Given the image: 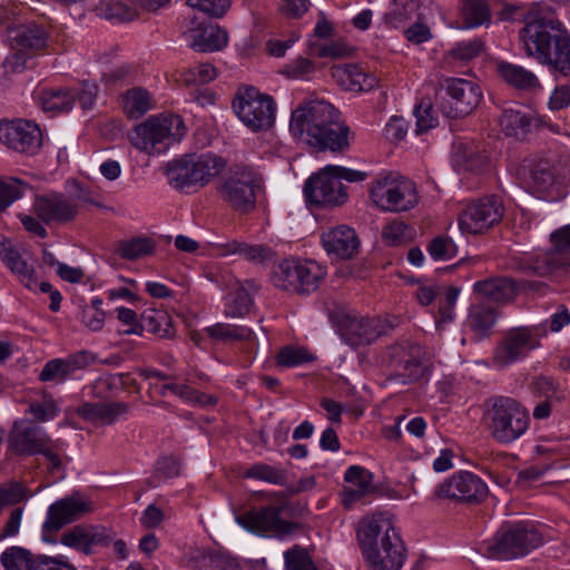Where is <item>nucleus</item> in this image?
I'll return each mask as SVG.
<instances>
[{
    "instance_id": "20e7f679",
    "label": "nucleus",
    "mask_w": 570,
    "mask_h": 570,
    "mask_svg": "<svg viewBox=\"0 0 570 570\" xmlns=\"http://www.w3.org/2000/svg\"><path fill=\"white\" fill-rule=\"evenodd\" d=\"M544 525L532 522L504 524L483 542L485 556L497 560L523 558L544 543Z\"/></svg>"
},
{
    "instance_id": "864d4df0",
    "label": "nucleus",
    "mask_w": 570,
    "mask_h": 570,
    "mask_svg": "<svg viewBox=\"0 0 570 570\" xmlns=\"http://www.w3.org/2000/svg\"><path fill=\"white\" fill-rule=\"evenodd\" d=\"M24 186L26 184L13 177L0 179V213L22 197Z\"/></svg>"
},
{
    "instance_id": "a878e982",
    "label": "nucleus",
    "mask_w": 570,
    "mask_h": 570,
    "mask_svg": "<svg viewBox=\"0 0 570 570\" xmlns=\"http://www.w3.org/2000/svg\"><path fill=\"white\" fill-rule=\"evenodd\" d=\"M321 243L327 255L340 259H351L360 248L356 232L347 225L327 228L321 235Z\"/></svg>"
},
{
    "instance_id": "5fc2aeb1",
    "label": "nucleus",
    "mask_w": 570,
    "mask_h": 570,
    "mask_svg": "<svg viewBox=\"0 0 570 570\" xmlns=\"http://www.w3.org/2000/svg\"><path fill=\"white\" fill-rule=\"evenodd\" d=\"M1 563L6 570H30L31 562L27 550L12 547L1 554Z\"/></svg>"
},
{
    "instance_id": "bf43d9fd",
    "label": "nucleus",
    "mask_w": 570,
    "mask_h": 570,
    "mask_svg": "<svg viewBox=\"0 0 570 570\" xmlns=\"http://www.w3.org/2000/svg\"><path fill=\"white\" fill-rule=\"evenodd\" d=\"M244 476L258 479L273 484H286L285 473L273 465H252L244 472Z\"/></svg>"
},
{
    "instance_id": "69168bd1",
    "label": "nucleus",
    "mask_w": 570,
    "mask_h": 570,
    "mask_svg": "<svg viewBox=\"0 0 570 570\" xmlns=\"http://www.w3.org/2000/svg\"><path fill=\"white\" fill-rule=\"evenodd\" d=\"M460 294V289L451 286L446 288L444 293V298L440 303V318L442 322H452L454 320V306L456 304L458 297Z\"/></svg>"
},
{
    "instance_id": "37998d69",
    "label": "nucleus",
    "mask_w": 570,
    "mask_h": 570,
    "mask_svg": "<svg viewBox=\"0 0 570 570\" xmlns=\"http://www.w3.org/2000/svg\"><path fill=\"white\" fill-rule=\"evenodd\" d=\"M26 412L37 422H48L59 415L60 405L49 392L40 390L37 397L29 402Z\"/></svg>"
},
{
    "instance_id": "c756f323",
    "label": "nucleus",
    "mask_w": 570,
    "mask_h": 570,
    "mask_svg": "<svg viewBox=\"0 0 570 570\" xmlns=\"http://www.w3.org/2000/svg\"><path fill=\"white\" fill-rule=\"evenodd\" d=\"M230 293L226 296L224 315L227 317H243L249 313L253 304L252 291L255 285L253 282L246 281L245 283L234 279L229 283Z\"/></svg>"
},
{
    "instance_id": "13d9d810",
    "label": "nucleus",
    "mask_w": 570,
    "mask_h": 570,
    "mask_svg": "<svg viewBox=\"0 0 570 570\" xmlns=\"http://www.w3.org/2000/svg\"><path fill=\"white\" fill-rule=\"evenodd\" d=\"M216 78V69L210 63H199L181 73V80L186 85H204Z\"/></svg>"
},
{
    "instance_id": "4be33fe9",
    "label": "nucleus",
    "mask_w": 570,
    "mask_h": 570,
    "mask_svg": "<svg viewBox=\"0 0 570 570\" xmlns=\"http://www.w3.org/2000/svg\"><path fill=\"white\" fill-rule=\"evenodd\" d=\"M445 94L449 97L448 105H443L444 115L449 118H459L470 115L480 104L482 91L478 83L461 79H446Z\"/></svg>"
},
{
    "instance_id": "5701e85b",
    "label": "nucleus",
    "mask_w": 570,
    "mask_h": 570,
    "mask_svg": "<svg viewBox=\"0 0 570 570\" xmlns=\"http://www.w3.org/2000/svg\"><path fill=\"white\" fill-rule=\"evenodd\" d=\"M92 511V502L83 494L73 492L53 502L47 512L43 530L58 531Z\"/></svg>"
},
{
    "instance_id": "f8f14e48",
    "label": "nucleus",
    "mask_w": 570,
    "mask_h": 570,
    "mask_svg": "<svg viewBox=\"0 0 570 570\" xmlns=\"http://www.w3.org/2000/svg\"><path fill=\"white\" fill-rule=\"evenodd\" d=\"M325 275L315 261L286 258L274 269L272 282L277 288L304 295L315 292Z\"/></svg>"
},
{
    "instance_id": "f3484780",
    "label": "nucleus",
    "mask_w": 570,
    "mask_h": 570,
    "mask_svg": "<svg viewBox=\"0 0 570 570\" xmlns=\"http://www.w3.org/2000/svg\"><path fill=\"white\" fill-rule=\"evenodd\" d=\"M306 202L318 206H340L347 200V193L342 181L326 166L313 174L304 185Z\"/></svg>"
},
{
    "instance_id": "2f4dec72",
    "label": "nucleus",
    "mask_w": 570,
    "mask_h": 570,
    "mask_svg": "<svg viewBox=\"0 0 570 570\" xmlns=\"http://www.w3.org/2000/svg\"><path fill=\"white\" fill-rule=\"evenodd\" d=\"M495 67L499 77L518 90L531 91L541 87L538 77L522 66L500 60L497 61Z\"/></svg>"
},
{
    "instance_id": "0e129e2a",
    "label": "nucleus",
    "mask_w": 570,
    "mask_h": 570,
    "mask_svg": "<svg viewBox=\"0 0 570 570\" xmlns=\"http://www.w3.org/2000/svg\"><path fill=\"white\" fill-rule=\"evenodd\" d=\"M30 570H77L68 558L59 554L57 557L39 556L31 564Z\"/></svg>"
},
{
    "instance_id": "4d7b16f0",
    "label": "nucleus",
    "mask_w": 570,
    "mask_h": 570,
    "mask_svg": "<svg viewBox=\"0 0 570 570\" xmlns=\"http://www.w3.org/2000/svg\"><path fill=\"white\" fill-rule=\"evenodd\" d=\"M276 360L278 365L293 367L313 361V356L304 347L286 346L278 352Z\"/></svg>"
},
{
    "instance_id": "6e6d98bb",
    "label": "nucleus",
    "mask_w": 570,
    "mask_h": 570,
    "mask_svg": "<svg viewBox=\"0 0 570 570\" xmlns=\"http://www.w3.org/2000/svg\"><path fill=\"white\" fill-rule=\"evenodd\" d=\"M428 252L434 261H449L456 256V245L445 236H436L428 245Z\"/></svg>"
},
{
    "instance_id": "dca6fc26",
    "label": "nucleus",
    "mask_w": 570,
    "mask_h": 570,
    "mask_svg": "<svg viewBox=\"0 0 570 570\" xmlns=\"http://www.w3.org/2000/svg\"><path fill=\"white\" fill-rule=\"evenodd\" d=\"M504 214L502 200L497 196L470 203L459 215V227L465 234H483L499 224Z\"/></svg>"
},
{
    "instance_id": "338daca9",
    "label": "nucleus",
    "mask_w": 570,
    "mask_h": 570,
    "mask_svg": "<svg viewBox=\"0 0 570 570\" xmlns=\"http://www.w3.org/2000/svg\"><path fill=\"white\" fill-rule=\"evenodd\" d=\"M483 50V43L478 40H470V41H462L459 42L453 49H452V56L460 60H471L475 57H478Z\"/></svg>"
},
{
    "instance_id": "0eeeda50",
    "label": "nucleus",
    "mask_w": 570,
    "mask_h": 570,
    "mask_svg": "<svg viewBox=\"0 0 570 570\" xmlns=\"http://www.w3.org/2000/svg\"><path fill=\"white\" fill-rule=\"evenodd\" d=\"M262 189V175L253 166L245 164L232 165L217 185L220 199L240 215L255 210L257 195Z\"/></svg>"
},
{
    "instance_id": "49530a36",
    "label": "nucleus",
    "mask_w": 570,
    "mask_h": 570,
    "mask_svg": "<svg viewBox=\"0 0 570 570\" xmlns=\"http://www.w3.org/2000/svg\"><path fill=\"white\" fill-rule=\"evenodd\" d=\"M98 17L118 22L132 21L138 17L137 7L118 0H101L95 8Z\"/></svg>"
},
{
    "instance_id": "9b49d317",
    "label": "nucleus",
    "mask_w": 570,
    "mask_h": 570,
    "mask_svg": "<svg viewBox=\"0 0 570 570\" xmlns=\"http://www.w3.org/2000/svg\"><path fill=\"white\" fill-rule=\"evenodd\" d=\"M233 109L239 120L253 132L266 131L275 122L276 102L274 98L252 86L238 88L233 101Z\"/></svg>"
},
{
    "instance_id": "6e6552de",
    "label": "nucleus",
    "mask_w": 570,
    "mask_h": 570,
    "mask_svg": "<svg viewBox=\"0 0 570 570\" xmlns=\"http://www.w3.org/2000/svg\"><path fill=\"white\" fill-rule=\"evenodd\" d=\"M226 165V160L214 153L189 154L168 161L164 173L173 188L184 190L208 185Z\"/></svg>"
},
{
    "instance_id": "7c9ffc66",
    "label": "nucleus",
    "mask_w": 570,
    "mask_h": 570,
    "mask_svg": "<svg viewBox=\"0 0 570 570\" xmlns=\"http://www.w3.org/2000/svg\"><path fill=\"white\" fill-rule=\"evenodd\" d=\"M189 47L198 52H213L227 46V32L217 24L200 26L190 31Z\"/></svg>"
},
{
    "instance_id": "9d476101",
    "label": "nucleus",
    "mask_w": 570,
    "mask_h": 570,
    "mask_svg": "<svg viewBox=\"0 0 570 570\" xmlns=\"http://www.w3.org/2000/svg\"><path fill=\"white\" fill-rule=\"evenodd\" d=\"M424 356L423 347L414 342L403 341L389 346L381 360L387 372L386 381L402 385L417 382L425 372Z\"/></svg>"
},
{
    "instance_id": "473e14b6",
    "label": "nucleus",
    "mask_w": 570,
    "mask_h": 570,
    "mask_svg": "<svg viewBox=\"0 0 570 570\" xmlns=\"http://www.w3.org/2000/svg\"><path fill=\"white\" fill-rule=\"evenodd\" d=\"M2 262L18 277L20 283L30 291H36L38 279L35 266L13 247H4L1 252Z\"/></svg>"
},
{
    "instance_id": "052dcab7",
    "label": "nucleus",
    "mask_w": 570,
    "mask_h": 570,
    "mask_svg": "<svg viewBox=\"0 0 570 570\" xmlns=\"http://www.w3.org/2000/svg\"><path fill=\"white\" fill-rule=\"evenodd\" d=\"M69 376H71V374L67 367L65 360L53 358L45 364L42 371L39 374V380L41 382H63Z\"/></svg>"
},
{
    "instance_id": "79ce46f5",
    "label": "nucleus",
    "mask_w": 570,
    "mask_h": 570,
    "mask_svg": "<svg viewBox=\"0 0 570 570\" xmlns=\"http://www.w3.org/2000/svg\"><path fill=\"white\" fill-rule=\"evenodd\" d=\"M37 101L45 111H69L75 105V95L62 88H43L37 92Z\"/></svg>"
},
{
    "instance_id": "f704fd0d",
    "label": "nucleus",
    "mask_w": 570,
    "mask_h": 570,
    "mask_svg": "<svg viewBox=\"0 0 570 570\" xmlns=\"http://www.w3.org/2000/svg\"><path fill=\"white\" fill-rule=\"evenodd\" d=\"M11 47L18 51L39 50L47 43V32L36 23L21 24L9 31Z\"/></svg>"
},
{
    "instance_id": "de8ad7c7",
    "label": "nucleus",
    "mask_w": 570,
    "mask_h": 570,
    "mask_svg": "<svg viewBox=\"0 0 570 570\" xmlns=\"http://www.w3.org/2000/svg\"><path fill=\"white\" fill-rule=\"evenodd\" d=\"M206 334L215 342L252 341L254 332L243 325L216 323L205 328Z\"/></svg>"
},
{
    "instance_id": "e433bc0d",
    "label": "nucleus",
    "mask_w": 570,
    "mask_h": 570,
    "mask_svg": "<svg viewBox=\"0 0 570 570\" xmlns=\"http://www.w3.org/2000/svg\"><path fill=\"white\" fill-rule=\"evenodd\" d=\"M473 289L480 296L498 303H507L517 294L515 283L508 277H491L474 283Z\"/></svg>"
},
{
    "instance_id": "39448f33",
    "label": "nucleus",
    "mask_w": 570,
    "mask_h": 570,
    "mask_svg": "<svg viewBox=\"0 0 570 570\" xmlns=\"http://www.w3.org/2000/svg\"><path fill=\"white\" fill-rule=\"evenodd\" d=\"M551 247L547 250L522 253L511 256L509 266L513 269L540 277L570 271V224L550 234Z\"/></svg>"
},
{
    "instance_id": "ddd939ff",
    "label": "nucleus",
    "mask_w": 570,
    "mask_h": 570,
    "mask_svg": "<svg viewBox=\"0 0 570 570\" xmlns=\"http://www.w3.org/2000/svg\"><path fill=\"white\" fill-rule=\"evenodd\" d=\"M8 450L19 455L42 454L50 463H62L58 443L38 425L28 420L13 423L8 436Z\"/></svg>"
},
{
    "instance_id": "2eb2a0df",
    "label": "nucleus",
    "mask_w": 570,
    "mask_h": 570,
    "mask_svg": "<svg viewBox=\"0 0 570 570\" xmlns=\"http://www.w3.org/2000/svg\"><path fill=\"white\" fill-rule=\"evenodd\" d=\"M547 330L539 326H521L509 330L493 354V363L499 367L510 365L540 346Z\"/></svg>"
},
{
    "instance_id": "58836bf2",
    "label": "nucleus",
    "mask_w": 570,
    "mask_h": 570,
    "mask_svg": "<svg viewBox=\"0 0 570 570\" xmlns=\"http://www.w3.org/2000/svg\"><path fill=\"white\" fill-rule=\"evenodd\" d=\"M419 9L417 0H392L384 13L383 22L392 29L403 28L417 16Z\"/></svg>"
},
{
    "instance_id": "bb28decb",
    "label": "nucleus",
    "mask_w": 570,
    "mask_h": 570,
    "mask_svg": "<svg viewBox=\"0 0 570 570\" xmlns=\"http://www.w3.org/2000/svg\"><path fill=\"white\" fill-rule=\"evenodd\" d=\"M331 73L337 83L348 91H370L379 83L375 75L354 63L334 66Z\"/></svg>"
},
{
    "instance_id": "c9c22d12",
    "label": "nucleus",
    "mask_w": 570,
    "mask_h": 570,
    "mask_svg": "<svg viewBox=\"0 0 570 570\" xmlns=\"http://www.w3.org/2000/svg\"><path fill=\"white\" fill-rule=\"evenodd\" d=\"M124 114L130 119H138L156 106L153 94L142 87L127 89L120 96Z\"/></svg>"
},
{
    "instance_id": "412c9836",
    "label": "nucleus",
    "mask_w": 570,
    "mask_h": 570,
    "mask_svg": "<svg viewBox=\"0 0 570 570\" xmlns=\"http://www.w3.org/2000/svg\"><path fill=\"white\" fill-rule=\"evenodd\" d=\"M0 142L17 153L35 155L42 145V135L38 125L29 120L0 121Z\"/></svg>"
},
{
    "instance_id": "ea45409f",
    "label": "nucleus",
    "mask_w": 570,
    "mask_h": 570,
    "mask_svg": "<svg viewBox=\"0 0 570 570\" xmlns=\"http://www.w3.org/2000/svg\"><path fill=\"white\" fill-rule=\"evenodd\" d=\"M222 255L238 254L244 259L254 263L262 264L273 258L274 252L262 244H247L237 240L228 242L220 246Z\"/></svg>"
},
{
    "instance_id": "a18cd8bd",
    "label": "nucleus",
    "mask_w": 570,
    "mask_h": 570,
    "mask_svg": "<svg viewBox=\"0 0 570 570\" xmlns=\"http://www.w3.org/2000/svg\"><path fill=\"white\" fill-rule=\"evenodd\" d=\"M167 391L171 392L186 403L199 406H215L218 401L216 396L199 392L187 384L166 383L160 387L159 394L165 396Z\"/></svg>"
},
{
    "instance_id": "8fccbe9b",
    "label": "nucleus",
    "mask_w": 570,
    "mask_h": 570,
    "mask_svg": "<svg viewBox=\"0 0 570 570\" xmlns=\"http://www.w3.org/2000/svg\"><path fill=\"white\" fill-rule=\"evenodd\" d=\"M142 331L146 330L161 338L171 334V318L163 309H147L142 314Z\"/></svg>"
},
{
    "instance_id": "c03bdc74",
    "label": "nucleus",
    "mask_w": 570,
    "mask_h": 570,
    "mask_svg": "<svg viewBox=\"0 0 570 570\" xmlns=\"http://www.w3.org/2000/svg\"><path fill=\"white\" fill-rule=\"evenodd\" d=\"M533 118L521 110L507 108L502 111L499 122L507 136L523 138L530 130Z\"/></svg>"
},
{
    "instance_id": "3c124183",
    "label": "nucleus",
    "mask_w": 570,
    "mask_h": 570,
    "mask_svg": "<svg viewBox=\"0 0 570 570\" xmlns=\"http://www.w3.org/2000/svg\"><path fill=\"white\" fill-rule=\"evenodd\" d=\"M462 14L470 28L479 27L490 20V11L484 0H463Z\"/></svg>"
},
{
    "instance_id": "603ef678",
    "label": "nucleus",
    "mask_w": 570,
    "mask_h": 570,
    "mask_svg": "<svg viewBox=\"0 0 570 570\" xmlns=\"http://www.w3.org/2000/svg\"><path fill=\"white\" fill-rule=\"evenodd\" d=\"M284 563L285 570H317L308 552L299 546L284 552Z\"/></svg>"
},
{
    "instance_id": "393cba45",
    "label": "nucleus",
    "mask_w": 570,
    "mask_h": 570,
    "mask_svg": "<svg viewBox=\"0 0 570 570\" xmlns=\"http://www.w3.org/2000/svg\"><path fill=\"white\" fill-rule=\"evenodd\" d=\"M386 323L381 318L346 316L340 327L342 338L351 346L357 347L375 342L386 333Z\"/></svg>"
},
{
    "instance_id": "aec40b11",
    "label": "nucleus",
    "mask_w": 570,
    "mask_h": 570,
    "mask_svg": "<svg viewBox=\"0 0 570 570\" xmlns=\"http://www.w3.org/2000/svg\"><path fill=\"white\" fill-rule=\"evenodd\" d=\"M488 494L484 481L469 471H460L440 483L435 495L458 502H479Z\"/></svg>"
},
{
    "instance_id": "4468645a",
    "label": "nucleus",
    "mask_w": 570,
    "mask_h": 570,
    "mask_svg": "<svg viewBox=\"0 0 570 570\" xmlns=\"http://www.w3.org/2000/svg\"><path fill=\"white\" fill-rule=\"evenodd\" d=\"M77 202L90 203L98 207L101 206L82 189H80L77 199L63 193L50 191L36 195L32 203V212L42 223L47 225H62L73 220L77 217L79 213Z\"/></svg>"
},
{
    "instance_id": "1a4fd4ad",
    "label": "nucleus",
    "mask_w": 570,
    "mask_h": 570,
    "mask_svg": "<svg viewBox=\"0 0 570 570\" xmlns=\"http://www.w3.org/2000/svg\"><path fill=\"white\" fill-rule=\"evenodd\" d=\"M185 124L180 116L175 114H159L151 116L134 128L130 141L132 146L149 155H160L185 135Z\"/></svg>"
},
{
    "instance_id": "e2e57ef3",
    "label": "nucleus",
    "mask_w": 570,
    "mask_h": 570,
    "mask_svg": "<svg viewBox=\"0 0 570 570\" xmlns=\"http://www.w3.org/2000/svg\"><path fill=\"white\" fill-rule=\"evenodd\" d=\"M187 4L208 16L220 18L230 7V0H187Z\"/></svg>"
},
{
    "instance_id": "774afa93",
    "label": "nucleus",
    "mask_w": 570,
    "mask_h": 570,
    "mask_svg": "<svg viewBox=\"0 0 570 570\" xmlns=\"http://www.w3.org/2000/svg\"><path fill=\"white\" fill-rule=\"evenodd\" d=\"M548 106L551 110H561L570 106V83L557 86L550 95Z\"/></svg>"
},
{
    "instance_id": "f257e3e1",
    "label": "nucleus",
    "mask_w": 570,
    "mask_h": 570,
    "mask_svg": "<svg viewBox=\"0 0 570 570\" xmlns=\"http://www.w3.org/2000/svg\"><path fill=\"white\" fill-rule=\"evenodd\" d=\"M499 17L503 21H523L519 39L525 55L570 77V33L550 6L505 4Z\"/></svg>"
},
{
    "instance_id": "72a5a7b5",
    "label": "nucleus",
    "mask_w": 570,
    "mask_h": 570,
    "mask_svg": "<svg viewBox=\"0 0 570 570\" xmlns=\"http://www.w3.org/2000/svg\"><path fill=\"white\" fill-rule=\"evenodd\" d=\"M346 487L342 502L350 508L353 501L373 489V474L363 465H351L344 475Z\"/></svg>"
},
{
    "instance_id": "7ed1b4c3",
    "label": "nucleus",
    "mask_w": 570,
    "mask_h": 570,
    "mask_svg": "<svg viewBox=\"0 0 570 570\" xmlns=\"http://www.w3.org/2000/svg\"><path fill=\"white\" fill-rule=\"evenodd\" d=\"M357 540L370 570H400L406 559L404 543L395 530L394 515L379 511L362 518Z\"/></svg>"
},
{
    "instance_id": "6ab92c4d",
    "label": "nucleus",
    "mask_w": 570,
    "mask_h": 570,
    "mask_svg": "<svg viewBox=\"0 0 570 570\" xmlns=\"http://www.w3.org/2000/svg\"><path fill=\"white\" fill-rule=\"evenodd\" d=\"M528 171L525 181L537 195L551 194L556 187L563 184L568 171L567 161L553 163L544 158H533L523 166Z\"/></svg>"
},
{
    "instance_id": "4c0bfd02",
    "label": "nucleus",
    "mask_w": 570,
    "mask_h": 570,
    "mask_svg": "<svg viewBox=\"0 0 570 570\" xmlns=\"http://www.w3.org/2000/svg\"><path fill=\"white\" fill-rule=\"evenodd\" d=\"M396 174L382 173L372 180L368 187L370 199L382 212H389L395 189Z\"/></svg>"
},
{
    "instance_id": "cd10ccee",
    "label": "nucleus",
    "mask_w": 570,
    "mask_h": 570,
    "mask_svg": "<svg viewBox=\"0 0 570 570\" xmlns=\"http://www.w3.org/2000/svg\"><path fill=\"white\" fill-rule=\"evenodd\" d=\"M498 317V309L489 303H474L469 308L465 326L478 340H483L491 335Z\"/></svg>"
},
{
    "instance_id": "b1692460",
    "label": "nucleus",
    "mask_w": 570,
    "mask_h": 570,
    "mask_svg": "<svg viewBox=\"0 0 570 570\" xmlns=\"http://www.w3.org/2000/svg\"><path fill=\"white\" fill-rule=\"evenodd\" d=\"M115 539V532L100 524H78L66 531L60 543L86 556L94 552L95 547H107Z\"/></svg>"
},
{
    "instance_id": "f03ea898",
    "label": "nucleus",
    "mask_w": 570,
    "mask_h": 570,
    "mask_svg": "<svg viewBox=\"0 0 570 570\" xmlns=\"http://www.w3.org/2000/svg\"><path fill=\"white\" fill-rule=\"evenodd\" d=\"M292 136L316 151H343L350 147V127L340 122L338 110L323 99H306L292 111Z\"/></svg>"
},
{
    "instance_id": "c85d7f7f",
    "label": "nucleus",
    "mask_w": 570,
    "mask_h": 570,
    "mask_svg": "<svg viewBox=\"0 0 570 570\" xmlns=\"http://www.w3.org/2000/svg\"><path fill=\"white\" fill-rule=\"evenodd\" d=\"M128 411L129 406L124 402H96L83 404L77 413L94 424L109 425Z\"/></svg>"
},
{
    "instance_id": "09e8293b",
    "label": "nucleus",
    "mask_w": 570,
    "mask_h": 570,
    "mask_svg": "<svg viewBox=\"0 0 570 570\" xmlns=\"http://www.w3.org/2000/svg\"><path fill=\"white\" fill-rule=\"evenodd\" d=\"M155 244L148 237H134L121 240L116 245L115 252L124 259L134 261L154 252Z\"/></svg>"
},
{
    "instance_id": "423d86ee",
    "label": "nucleus",
    "mask_w": 570,
    "mask_h": 570,
    "mask_svg": "<svg viewBox=\"0 0 570 570\" xmlns=\"http://www.w3.org/2000/svg\"><path fill=\"white\" fill-rule=\"evenodd\" d=\"M483 419L491 435L501 443L520 439L529 429L530 414L518 400L493 395L484 401Z\"/></svg>"
},
{
    "instance_id": "a211bd4d",
    "label": "nucleus",
    "mask_w": 570,
    "mask_h": 570,
    "mask_svg": "<svg viewBox=\"0 0 570 570\" xmlns=\"http://www.w3.org/2000/svg\"><path fill=\"white\" fill-rule=\"evenodd\" d=\"M282 511L283 505H269L238 517L237 522L244 529L253 533L284 539L294 530L298 529V524L283 520L279 517Z\"/></svg>"
},
{
    "instance_id": "680f3d73",
    "label": "nucleus",
    "mask_w": 570,
    "mask_h": 570,
    "mask_svg": "<svg viewBox=\"0 0 570 570\" xmlns=\"http://www.w3.org/2000/svg\"><path fill=\"white\" fill-rule=\"evenodd\" d=\"M416 117V134L425 132L438 125V119L433 114L430 101L422 100L414 110Z\"/></svg>"
},
{
    "instance_id": "a19ab883",
    "label": "nucleus",
    "mask_w": 570,
    "mask_h": 570,
    "mask_svg": "<svg viewBox=\"0 0 570 570\" xmlns=\"http://www.w3.org/2000/svg\"><path fill=\"white\" fill-rule=\"evenodd\" d=\"M419 203L416 185L409 178L396 174L395 189L390 213H402L414 208Z\"/></svg>"
}]
</instances>
